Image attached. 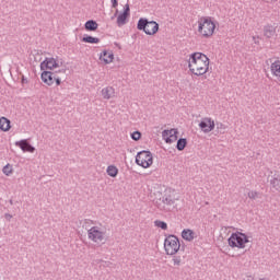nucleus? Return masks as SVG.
<instances>
[{"label": "nucleus", "mask_w": 280, "mask_h": 280, "mask_svg": "<svg viewBox=\"0 0 280 280\" xmlns=\"http://www.w3.org/2000/svg\"><path fill=\"white\" fill-rule=\"evenodd\" d=\"M4 217L7 220H12V214H10V213H5Z\"/></svg>", "instance_id": "obj_33"}, {"label": "nucleus", "mask_w": 280, "mask_h": 280, "mask_svg": "<svg viewBox=\"0 0 280 280\" xmlns=\"http://www.w3.org/2000/svg\"><path fill=\"white\" fill-rule=\"evenodd\" d=\"M154 225L158 226V229H162V231H167V223L161 220H155Z\"/></svg>", "instance_id": "obj_28"}, {"label": "nucleus", "mask_w": 280, "mask_h": 280, "mask_svg": "<svg viewBox=\"0 0 280 280\" xmlns=\"http://www.w3.org/2000/svg\"><path fill=\"white\" fill-rule=\"evenodd\" d=\"M162 137L166 143H174L178 141V129H165L162 131Z\"/></svg>", "instance_id": "obj_11"}, {"label": "nucleus", "mask_w": 280, "mask_h": 280, "mask_svg": "<svg viewBox=\"0 0 280 280\" xmlns=\"http://www.w3.org/2000/svg\"><path fill=\"white\" fill-rule=\"evenodd\" d=\"M248 199L249 200H257V198H261V195L257 190H250L248 194Z\"/></svg>", "instance_id": "obj_27"}, {"label": "nucleus", "mask_w": 280, "mask_h": 280, "mask_svg": "<svg viewBox=\"0 0 280 280\" xmlns=\"http://www.w3.org/2000/svg\"><path fill=\"white\" fill-rule=\"evenodd\" d=\"M128 16H130V4H125L122 13H120L117 18V25L121 27V25H126L128 23Z\"/></svg>", "instance_id": "obj_13"}, {"label": "nucleus", "mask_w": 280, "mask_h": 280, "mask_svg": "<svg viewBox=\"0 0 280 280\" xmlns=\"http://www.w3.org/2000/svg\"><path fill=\"white\" fill-rule=\"evenodd\" d=\"M2 172H3L4 176H10V174H12V172H14V170L12 168V165L7 164L5 166H3Z\"/></svg>", "instance_id": "obj_29"}, {"label": "nucleus", "mask_w": 280, "mask_h": 280, "mask_svg": "<svg viewBox=\"0 0 280 280\" xmlns=\"http://www.w3.org/2000/svg\"><path fill=\"white\" fill-rule=\"evenodd\" d=\"M228 242L231 248H246V244H248L249 241L246 234L242 232H237V233H232Z\"/></svg>", "instance_id": "obj_6"}, {"label": "nucleus", "mask_w": 280, "mask_h": 280, "mask_svg": "<svg viewBox=\"0 0 280 280\" xmlns=\"http://www.w3.org/2000/svg\"><path fill=\"white\" fill-rule=\"evenodd\" d=\"M22 82H25V79H23Z\"/></svg>", "instance_id": "obj_38"}, {"label": "nucleus", "mask_w": 280, "mask_h": 280, "mask_svg": "<svg viewBox=\"0 0 280 280\" xmlns=\"http://www.w3.org/2000/svg\"><path fill=\"white\" fill-rule=\"evenodd\" d=\"M85 222H93V221H91V220H85Z\"/></svg>", "instance_id": "obj_36"}, {"label": "nucleus", "mask_w": 280, "mask_h": 280, "mask_svg": "<svg viewBox=\"0 0 280 280\" xmlns=\"http://www.w3.org/2000/svg\"><path fill=\"white\" fill-rule=\"evenodd\" d=\"M22 82H25V79H23Z\"/></svg>", "instance_id": "obj_37"}, {"label": "nucleus", "mask_w": 280, "mask_h": 280, "mask_svg": "<svg viewBox=\"0 0 280 280\" xmlns=\"http://www.w3.org/2000/svg\"><path fill=\"white\" fill-rule=\"evenodd\" d=\"M58 67H60V63H58V60H56L54 57L46 58L40 62L42 71H45V69H49L51 71L52 69H58Z\"/></svg>", "instance_id": "obj_12"}, {"label": "nucleus", "mask_w": 280, "mask_h": 280, "mask_svg": "<svg viewBox=\"0 0 280 280\" xmlns=\"http://www.w3.org/2000/svg\"><path fill=\"white\" fill-rule=\"evenodd\" d=\"M185 148H187V140L185 138H179L177 140L176 149L179 152H183V150H185Z\"/></svg>", "instance_id": "obj_25"}, {"label": "nucleus", "mask_w": 280, "mask_h": 280, "mask_svg": "<svg viewBox=\"0 0 280 280\" xmlns=\"http://www.w3.org/2000/svg\"><path fill=\"white\" fill-rule=\"evenodd\" d=\"M137 30H139L140 32H144L147 36H154V34L159 32V23H156L155 21H149L145 18H141L138 21Z\"/></svg>", "instance_id": "obj_4"}, {"label": "nucleus", "mask_w": 280, "mask_h": 280, "mask_svg": "<svg viewBox=\"0 0 280 280\" xmlns=\"http://www.w3.org/2000/svg\"><path fill=\"white\" fill-rule=\"evenodd\" d=\"M12 122L10 121V119H8L7 117H1L0 118V130L2 132H10V128H12Z\"/></svg>", "instance_id": "obj_18"}, {"label": "nucleus", "mask_w": 280, "mask_h": 280, "mask_svg": "<svg viewBox=\"0 0 280 280\" xmlns=\"http://www.w3.org/2000/svg\"><path fill=\"white\" fill-rule=\"evenodd\" d=\"M101 95L103 100H113V97H115V88L113 86L103 88L101 91Z\"/></svg>", "instance_id": "obj_16"}, {"label": "nucleus", "mask_w": 280, "mask_h": 280, "mask_svg": "<svg viewBox=\"0 0 280 280\" xmlns=\"http://www.w3.org/2000/svg\"><path fill=\"white\" fill-rule=\"evenodd\" d=\"M107 174L108 176H110L112 178H117V175L119 174V170L117 168V166L115 165H109L107 167Z\"/></svg>", "instance_id": "obj_23"}, {"label": "nucleus", "mask_w": 280, "mask_h": 280, "mask_svg": "<svg viewBox=\"0 0 280 280\" xmlns=\"http://www.w3.org/2000/svg\"><path fill=\"white\" fill-rule=\"evenodd\" d=\"M117 5H119L118 0H112V7L117 8Z\"/></svg>", "instance_id": "obj_32"}, {"label": "nucleus", "mask_w": 280, "mask_h": 280, "mask_svg": "<svg viewBox=\"0 0 280 280\" xmlns=\"http://www.w3.org/2000/svg\"><path fill=\"white\" fill-rule=\"evenodd\" d=\"M100 60H103L105 65H110L113 60H115V55L113 52H108L107 50H104L101 52Z\"/></svg>", "instance_id": "obj_17"}, {"label": "nucleus", "mask_w": 280, "mask_h": 280, "mask_svg": "<svg viewBox=\"0 0 280 280\" xmlns=\"http://www.w3.org/2000/svg\"><path fill=\"white\" fill-rule=\"evenodd\" d=\"M88 237L94 244H106V232L102 231L100 226H92L88 230Z\"/></svg>", "instance_id": "obj_8"}, {"label": "nucleus", "mask_w": 280, "mask_h": 280, "mask_svg": "<svg viewBox=\"0 0 280 280\" xmlns=\"http://www.w3.org/2000/svg\"><path fill=\"white\" fill-rule=\"evenodd\" d=\"M182 237L186 242H194V238L196 237V232L189 229H185L182 231Z\"/></svg>", "instance_id": "obj_19"}, {"label": "nucleus", "mask_w": 280, "mask_h": 280, "mask_svg": "<svg viewBox=\"0 0 280 280\" xmlns=\"http://www.w3.org/2000/svg\"><path fill=\"white\" fill-rule=\"evenodd\" d=\"M277 24H267L264 26L262 32L264 36L267 38H275L277 36Z\"/></svg>", "instance_id": "obj_14"}, {"label": "nucleus", "mask_w": 280, "mask_h": 280, "mask_svg": "<svg viewBox=\"0 0 280 280\" xmlns=\"http://www.w3.org/2000/svg\"><path fill=\"white\" fill-rule=\"evenodd\" d=\"M136 163L137 165H140V167H143L147 170V167H150L152 163H154L152 158V152L150 151H140L136 155Z\"/></svg>", "instance_id": "obj_9"}, {"label": "nucleus", "mask_w": 280, "mask_h": 280, "mask_svg": "<svg viewBox=\"0 0 280 280\" xmlns=\"http://www.w3.org/2000/svg\"><path fill=\"white\" fill-rule=\"evenodd\" d=\"M185 261V256L176 255L173 256V266H180Z\"/></svg>", "instance_id": "obj_26"}, {"label": "nucleus", "mask_w": 280, "mask_h": 280, "mask_svg": "<svg viewBox=\"0 0 280 280\" xmlns=\"http://www.w3.org/2000/svg\"><path fill=\"white\" fill-rule=\"evenodd\" d=\"M84 27L86 32H95L100 27V24L94 20H89L85 22Z\"/></svg>", "instance_id": "obj_20"}, {"label": "nucleus", "mask_w": 280, "mask_h": 280, "mask_svg": "<svg viewBox=\"0 0 280 280\" xmlns=\"http://www.w3.org/2000/svg\"><path fill=\"white\" fill-rule=\"evenodd\" d=\"M131 139H132L133 141H139V139H141V133H140V131H133V132L131 133Z\"/></svg>", "instance_id": "obj_30"}, {"label": "nucleus", "mask_w": 280, "mask_h": 280, "mask_svg": "<svg viewBox=\"0 0 280 280\" xmlns=\"http://www.w3.org/2000/svg\"><path fill=\"white\" fill-rule=\"evenodd\" d=\"M62 73L65 75V73H67V69H61L59 71H43L42 72V82H44V84H47V86H51V84H54V82H56L57 86H60V84H62V81L60 80V74Z\"/></svg>", "instance_id": "obj_5"}, {"label": "nucleus", "mask_w": 280, "mask_h": 280, "mask_svg": "<svg viewBox=\"0 0 280 280\" xmlns=\"http://www.w3.org/2000/svg\"><path fill=\"white\" fill-rule=\"evenodd\" d=\"M15 145L21 148V150L23 152H35L36 151V148L31 145V143L27 140L18 141V142H15Z\"/></svg>", "instance_id": "obj_15"}, {"label": "nucleus", "mask_w": 280, "mask_h": 280, "mask_svg": "<svg viewBox=\"0 0 280 280\" xmlns=\"http://www.w3.org/2000/svg\"><path fill=\"white\" fill-rule=\"evenodd\" d=\"M270 185L276 191H280V175L275 174L273 178L270 180Z\"/></svg>", "instance_id": "obj_22"}, {"label": "nucleus", "mask_w": 280, "mask_h": 280, "mask_svg": "<svg viewBox=\"0 0 280 280\" xmlns=\"http://www.w3.org/2000/svg\"><path fill=\"white\" fill-rule=\"evenodd\" d=\"M117 14H119V10H116L114 16H117Z\"/></svg>", "instance_id": "obj_34"}, {"label": "nucleus", "mask_w": 280, "mask_h": 280, "mask_svg": "<svg viewBox=\"0 0 280 280\" xmlns=\"http://www.w3.org/2000/svg\"><path fill=\"white\" fill-rule=\"evenodd\" d=\"M272 75H276V78H280V60H276L270 66Z\"/></svg>", "instance_id": "obj_21"}, {"label": "nucleus", "mask_w": 280, "mask_h": 280, "mask_svg": "<svg viewBox=\"0 0 280 280\" xmlns=\"http://www.w3.org/2000/svg\"><path fill=\"white\" fill-rule=\"evenodd\" d=\"M217 128H218V130H226V126H224V124H222V122H218Z\"/></svg>", "instance_id": "obj_31"}, {"label": "nucleus", "mask_w": 280, "mask_h": 280, "mask_svg": "<svg viewBox=\"0 0 280 280\" xmlns=\"http://www.w3.org/2000/svg\"><path fill=\"white\" fill-rule=\"evenodd\" d=\"M199 128L202 132L206 135L211 132L212 130H215V121L211 119L210 117H205L199 122Z\"/></svg>", "instance_id": "obj_10"}, {"label": "nucleus", "mask_w": 280, "mask_h": 280, "mask_svg": "<svg viewBox=\"0 0 280 280\" xmlns=\"http://www.w3.org/2000/svg\"><path fill=\"white\" fill-rule=\"evenodd\" d=\"M9 202H10V205H14V202L12 200H10Z\"/></svg>", "instance_id": "obj_35"}, {"label": "nucleus", "mask_w": 280, "mask_h": 280, "mask_svg": "<svg viewBox=\"0 0 280 280\" xmlns=\"http://www.w3.org/2000/svg\"><path fill=\"white\" fill-rule=\"evenodd\" d=\"M82 43H90V45H96L97 43H100V38L85 35L82 38Z\"/></svg>", "instance_id": "obj_24"}, {"label": "nucleus", "mask_w": 280, "mask_h": 280, "mask_svg": "<svg viewBox=\"0 0 280 280\" xmlns=\"http://www.w3.org/2000/svg\"><path fill=\"white\" fill-rule=\"evenodd\" d=\"M188 69L194 75H205L209 71V57L202 52H194L188 60Z\"/></svg>", "instance_id": "obj_1"}, {"label": "nucleus", "mask_w": 280, "mask_h": 280, "mask_svg": "<svg viewBox=\"0 0 280 280\" xmlns=\"http://www.w3.org/2000/svg\"><path fill=\"white\" fill-rule=\"evenodd\" d=\"M176 194L174 190L168 189L164 191V196H162L159 200L155 201V207L160 211H165L166 213L176 209Z\"/></svg>", "instance_id": "obj_2"}, {"label": "nucleus", "mask_w": 280, "mask_h": 280, "mask_svg": "<svg viewBox=\"0 0 280 280\" xmlns=\"http://www.w3.org/2000/svg\"><path fill=\"white\" fill-rule=\"evenodd\" d=\"M198 32L203 38H211L215 32V23L209 16H201L198 21Z\"/></svg>", "instance_id": "obj_3"}, {"label": "nucleus", "mask_w": 280, "mask_h": 280, "mask_svg": "<svg viewBox=\"0 0 280 280\" xmlns=\"http://www.w3.org/2000/svg\"><path fill=\"white\" fill-rule=\"evenodd\" d=\"M164 249L166 255H176L180 250V241L176 235H168L164 241Z\"/></svg>", "instance_id": "obj_7"}]
</instances>
